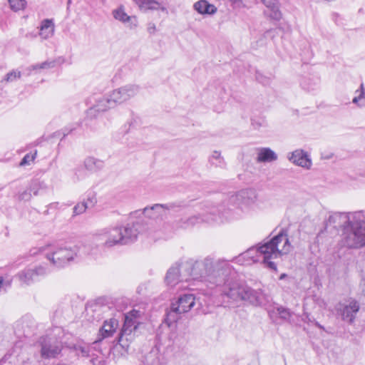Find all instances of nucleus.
Here are the masks:
<instances>
[{
	"label": "nucleus",
	"mask_w": 365,
	"mask_h": 365,
	"mask_svg": "<svg viewBox=\"0 0 365 365\" xmlns=\"http://www.w3.org/2000/svg\"><path fill=\"white\" fill-rule=\"evenodd\" d=\"M56 61L55 60L46 61L41 63H36L38 70V69H50L56 66Z\"/></svg>",
	"instance_id": "nucleus-38"
},
{
	"label": "nucleus",
	"mask_w": 365,
	"mask_h": 365,
	"mask_svg": "<svg viewBox=\"0 0 365 365\" xmlns=\"http://www.w3.org/2000/svg\"><path fill=\"white\" fill-rule=\"evenodd\" d=\"M319 83V79L315 78V79H304L302 83L301 86L303 88V89L307 90L308 91H314L315 90Z\"/></svg>",
	"instance_id": "nucleus-30"
},
{
	"label": "nucleus",
	"mask_w": 365,
	"mask_h": 365,
	"mask_svg": "<svg viewBox=\"0 0 365 365\" xmlns=\"http://www.w3.org/2000/svg\"><path fill=\"white\" fill-rule=\"evenodd\" d=\"M179 202H170L167 204H155L151 207H147L143 209V214L145 217L153 220H163L168 215V212L180 207Z\"/></svg>",
	"instance_id": "nucleus-12"
},
{
	"label": "nucleus",
	"mask_w": 365,
	"mask_h": 365,
	"mask_svg": "<svg viewBox=\"0 0 365 365\" xmlns=\"http://www.w3.org/2000/svg\"><path fill=\"white\" fill-rule=\"evenodd\" d=\"M277 312L280 317L283 319H288L290 317V312L289 310L284 307H279L277 309Z\"/></svg>",
	"instance_id": "nucleus-43"
},
{
	"label": "nucleus",
	"mask_w": 365,
	"mask_h": 365,
	"mask_svg": "<svg viewBox=\"0 0 365 365\" xmlns=\"http://www.w3.org/2000/svg\"><path fill=\"white\" fill-rule=\"evenodd\" d=\"M257 195L255 190L251 189L242 190L230 196L229 201L242 210H247L255 204Z\"/></svg>",
	"instance_id": "nucleus-13"
},
{
	"label": "nucleus",
	"mask_w": 365,
	"mask_h": 365,
	"mask_svg": "<svg viewBox=\"0 0 365 365\" xmlns=\"http://www.w3.org/2000/svg\"><path fill=\"white\" fill-rule=\"evenodd\" d=\"M96 202V195L93 192H88L86 200L83 201V203L86 205L88 208L94 207Z\"/></svg>",
	"instance_id": "nucleus-34"
},
{
	"label": "nucleus",
	"mask_w": 365,
	"mask_h": 365,
	"mask_svg": "<svg viewBox=\"0 0 365 365\" xmlns=\"http://www.w3.org/2000/svg\"><path fill=\"white\" fill-rule=\"evenodd\" d=\"M130 314V316H128V315L125 316L124 324L123 325V327H122L120 334H119V340H121V339L124 336L130 335L133 331H134L137 329L136 322L133 319V317L134 318L136 317V316L138 314V312L135 310H133Z\"/></svg>",
	"instance_id": "nucleus-19"
},
{
	"label": "nucleus",
	"mask_w": 365,
	"mask_h": 365,
	"mask_svg": "<svg viewBox=\"0 0 365 365\" xmlns=\"http://www.w3.org/2000/svg\"><path fill=\"white\" fill-rule=\"evenodd\" d=\"M277 159V154L269 148H262L259 150L257 162H272Z\"/></svg>",
	"instance_id": "nucleus-25"
},
{
	"label": "nucleus",
	"mask_w": 365,
	"mask_h": 365,
	"mask_svg": "<svg viewBox=\"0 0 365 365\" xmlns=\"http://www.w3.org/2000/svg\"><path fill=\"white\" fill-rule=\"evenodd\" d=\"M96 242L105 247L123 245L121 227H106L99 231L94 237Z\"/></svg>",
	"instance_id": "nucleus-8"
},
{
	"label": "nucleus",
	"mask_w": 365,
	"mask_h": 365,
	"mask_svg": "<svg viewBox=\"0 0 365 365\" xmlns=\"http://www.w3.org/2000/svg\"><path fill=\"white\" fill-rule=\"evenodd\" d=\"M140 91V88L136 84H127L118 88L113 90L109 94L110 101H113L115 106L126 103L132 98L136 96Z\"/></svg>",
	"instance_id": "nucleus-10"
},
{
	"label": "nucleus",
	"mask_w": 365,
	"mask_h": 365,
	"mask_svg": "<svg viewBox=\"0 0 365 365\" xmlns=\"http://www.w3.org/2000/svg\"><path fill=\"white\" fill-rule=\"evenodd\" d=\"M110 94L105 96H96L92 97L90 101L93 103L92 106L88 110V115L94 118L98 113L107 111L108 109L113 108L115 104L110 101Z\"/></svg>",
	"instance_id": "nucleus-14"
},
{
	"label": "nucleus",
	"mask_w": 365,
	"mask_h": 365,
	"mask_svg": "<svg viewBox=\"0 0 365 365\" xmlns=\"http://www.w3.org/2000/svg\"><path fill=\"white\" fill-rule=\"evenodd\" d=\"M21 77V72L17 70H12L9 72L5 78L4 81L6 82H13L19 79Z\"/></svg>",
	"instance_id": "nucleus-33"
},
{
	"label": "nucleus",
	"mask_w": 365,
	"mask_h": 365,
	"mask_svg": "<svg viewBox=\"0 0 365 365\" xmlns=\"http://www.w3.org/2000/svg\"><path fill=\"white\" fill-rule=\"evenodd\" d=\"M156 30V27H155V25L153 23H150L148 24V33L150 34H154L155 31Z\"/></svg>",
	"instance_id": "nucleus-46"
},
{
	"label": "nucleus",
	"mask_w": 365,
	"mask_h": 365,
	"mask_svg": "<svg viewBox=\"0 0 365 365\" xmlns=\"http://www.w3.org/2000/svg\"><path fill=\"white\" fill-rule=\"evenodd\" d=\"M118 327V322L114 318L105 321L103 327L99 331V334L101 336L100 339L112 336L114 332H115Z\"/></svg>",
	"instance_id": "nucleus-21"
},
{
	"label": "nucleus",
	"mask_w": 365,
	"mask_h": 365,
	"mask_svg": "<svg viewBox=\"0 0 365 365\" xmlns=\"http://www.w3.org/2000/svg\"><path fill=\"white\" fill-rule=\"evenodd\" d=\"M287 158L292 163L306 169H309L312 165L307 153L302 149L295 150Z\"/></svg>",
	"instance_id": "nucleus-18"
},
{
	"label": "nucleus",
	"mask_w": 365,
	"mask_h": 365,
	"mask_svg": "<svg viewBox=\"0 0 365 365\" xmlns=\"http://www.w3.org/2000/svg\"><path fill=\"white\" fill-rule=\"evenodd\" d=\"M229 272L221 283L216 284L214 288L221 295L227 297L232 301H248L254 305H259L262 302L263 294L260 290H255L251 287L235 281Z\"/></svg>",
	"instance_id": "nucleus-4"
},
{
	"label": "nucleus",
	"mask_w": 365,
	"mask_h": 365,
	"mask_svg": "<svg viewBox=\"0 0 365 365\" xmlns=\"http://www.w3.org/2000/svg\"><path fill=\"white\" fill-rule=\"evenodd\" d=\"M26 37H29V36L33 37V36H35V35H32L31 34H26Z\"/></svg>",
	"instance_id": "nucleus-54"
},
{
	"label": "nucleus",
	"mask_w": 365,
	"mask_h": 365,
	"mask_svg": "<svg viewBox=\"0 0 365 365\" xmlns=\"http://www.w3.org/2000/svg\"><path fill=\"white\" fill-rule=\"evenodd\" d=\"M135 3L138 6L140 10L142 11H148V10H161L165 14H168L167 9L161 6L160 4L155 0H133Z\"/></svg>",
	"instance_id": "nucleus-22"
},
{
	"label": "nucleus",
	"mask_w": 365,
	"mask_h": 365,
	"mask_svg": "<svg viewBox=\"0 0 365 365\" xmlns=\"http://www.w3.org/2000/svg\"><path fill=\"white\" fill-rule=\"evenodd\" d=\"M122 228L123 245H126L136 240L138 235L140 233V225L138 222L128 223Z\"/></svg>",
	"instance_id": "nucleus-17"
},
{
	"label": "nucleus",
	"mask_w": 365,
	"mask_h": 365,
	"mask_svg": "<svg viewBox=\"0 0 365 365\" xmlns=\"http://www.w3.org/2000/svg\"><path fill=\"white\" fill-rule=\"evenodd\" d=\"M76 350L78 354H81L82 356L87 357L89 356L90 348L88 346H78L76 347Z\"/></svg>",
	"instance_id": "nucleus-40"
},
{
	"label": "nucleus",
	"mask_w": 365,
	"mask_h": 365,
	"mask_svg": "<svg viewBox=\"0 0 365 365\" xmlns=\"http://www.w3.org/2000/svg\"><path fill=\"white\" fill-rule=\"evenodd\" d=\"M291 248L292 246L287 233L282 230L269 241L259 245L258 252L259 255L262 256V261L266 266L271 269L277 271V265L271 259L289 253Z\"/></svg>",
	"instance_id": "nucleus-5"
},
{
	"label": "nucleus",
	"mask_w": 365,
	"mask_h": 365,
	"mask_svg": "<svg viewBox=\"0 0 365 365\" xmlns=\"http://www.w3.org/2000/svg\"><path fill=\"white\" fill-rule=\"evenodd\" d=\"M259 256L260 255L258 252V246L257 247H251L246 252L241 254L237 257V261L241 262L242 259H247V264H250L251 262H257L259 261Z\"/></svg>",
	"instance_id": "nucleus-26"
},
{
	"label": "nucleus",
	"mask_w": 365,
	"mask_h": 365,
	"mask_svg": "<svg viewBox=\"0 0 365 365\" xmlns=\"http://www.w3.org/2000/svg\"><path fill=\"white\" fill-rule=\"evenodd\" d=\"M263 4L267 6H274L277 4V0H262Z\"/></svg>",
	"instance_id": "nucleus-45"
},
{
	"label": "nucleus",
	"mask_w": 365,
	"mask_h": 365,
	"mask_svg": "<svg viewBox=\"0 0 365 365\" xmlns=\"http://www.w3.org/2000/svg\"><path fill=\"white\" fill-rule=\"evenodd\" d=\"M315 325H316L317 327H319V328H320V329H324V327H323V326H322V325H321L319 322H315Z\"/></svg>",
	"instance_id": "nucleus-52"
},
{
	"label": "nucleus",
	"mask_w": 365,
	"mask_h": 365,
	"mask_svg": "<svg viewBox=\"0 0 365 365\" xmlns=\"http://www.w3.org/2000/svg\"><path fill=\"white\" fill-rule=\"evenodd\" d=\"M252 125H253V127L255 128H259L262 125L261 123H259V122L255 121V120H252Z\"/></svg>",
	"instance_id": "nucleus-47"
},
{
	"label": "nucleus",
	"mask_w": 365,
	"mask_h": 365,
	"mask_svg": "<svg viewBox=\"0 0 365 365\" xmlns=\"http://www.w3.org/2000/svg\"><path fill=\"white\" fill-rule=\"evenodd\" d=\"M36 70H38L36 64L31 65L25 68L24 74H26V76H30L33 71H36Z\"/></svg>",
	"instance_id": "nucleus-44"
},
{
	"label": "nucleus",
	"mask_w": 365,
	"mask_h": 365,
	"mask_svg": "<svg viewBox=\"0 0 365 365\" xmlns=\"http://www.w3.org/2000/svg\"><path fill=\"white\" fill-rule=\"evenodd\" d=\"M41 343V356L45 359L57 358L61 353V341L51 337H42Z\"/></svg>",
	"instance_id": "nucleus-11"
},
{
	"label": "nucleus",
	"mask_w": 365,
	"mask_h": 365,
	"mask_svg": "<svg viewBox=\"0 0 365 365\" xmlns=\"http://www.w3.org/2000/svg\"><path fill=\"white\" fill-rule=\"evenodd\" d=\"M10 7L14 11L23 9L26 4V0H8Z\"/></svg>",
	"instance_id": "nucleus-32"
},
{
	"label": "nucleus",
	"mask_w": 365,
	"mask_h": 365,
	"mask_svg": "<svg viewBox=\"0 0 365 365\" xmlns=\"http://www.w3.org/2000/svg\"><path fill=\"white\" fill-rule=\"evenodd\" d=\"M356 93H359V94L353 98L352 103L361 106V105L359 104V101L365 98V88L363 83L361 84L360 89L356 91Z\"/></svg>",
	"instance_id": "nucleus-36"
},
{
	"label": "nucleus",
	"mask_w": 365,
	"mask_h": 365,
	"mask_svg": "<svg viewBox=\"0 0 365 365\" xmlns=\"http://www.w3.org/2000/svg\"><path fill=\"white\" fill-rule=\"evenodd\" d=\"M359 310V304L356 300L350 301L349 304H339L336 308L337 313L341 315L342 320L349 324L354 322Z\"/></svg>",
	"instance_id": "nucleus-16"
},
{
	"label": "nucleus",
	"mask_w": 365,
	"mask_h": 365,
	"mask_svg": "<svg viewBox=\"0 0 365 365\" xmlns=\"http://www.w3.org/2000/svg\"><path fill=\"white\" fill-rule=\"evenodd\" d=\"M37 151L36 150L33 154L28 153L26 154L21 160L19 165L25 166L30 165L31 162H33L36 157Z\"/></svg>",
	"instance_id": "nucleus-35"
},
{
	"label": "nucleus",
	"mask_w": 365,
	"mask_h": 365,
	"mask_svg": "<svg viewBox=\"0 0 365 365\" xmlns=\"http://www.w3.org/2000/svg\"><path fill=\"white\" fill-rule=\"evenodd\" d=\"M304 322H306L307 320L308 322H312V319L309 318V314H304V317L302 319Z\"/></svg>",
	"instance_id": "nucleus-49"
},
{
	"label": "nucleus",
	"mask_w": 365,
	"mask_h": 365,
	"mask_svg": "<svg viewBox=\"0 0 365 365\" xmlns=\"http://www.w3.org/2000/svg\"><path fill=\"white\" fill-rule=\"evenodd\" d=\"M233 4H238L241 1V0H230Z\"/></svg>",
	"instance_id": "nucleus-53"
},
{
	"label": "nucleus",
	"mask_w": 365,
	"mask_h": 365,
	"mask_svg": "<svg viewBox=\"0 0 365 365\" xmlns=\"http://www.w3.org/2000/svg\"><path fill=\"white\" fill-rule=\"evenodd\" d=\"M28 189L31 191V193L33 192L34 195H37L40 189V184L36 181H34L31 183Z\"/></svg>",
	"instance_id": "nucleus-42"
},
{
	"label": "nucleus",
	"mask_w": 365,
	"mask_h": 365,
	"mask_svg": "<svg viewBox=\"0 0 365 365\" xmlns=\"http://www.w3.org/2000/svg\"><path fill=\"white\" fill-rule=\"evenodd\" d=\"M89 250L90 246L82 243L72 247L48 245L31 249L29 255H42L53 266L62 268L68 265L76 259H81L90 255Z\"/></svg>",
	"instance_id": "nucleus-3"
},
{
	"label": "nucleus",
	"mask_w": 365,
	"mask_h": 365,
	"mask_svg": "<svg viewBox=\"0 0 365 365\" xmlns=\"http://www.w3.org/2000/svg\"><path fill=\"white\" fill-rule=\"evenodd\" d=\"M182 269L187 271V275L192 279L207 282L213 289L216 284L221 283L229 272H232V266L222 259H215L207 256L203 259H189L182 262Z\"/></svg>",
	"instance_id": "nucleus-1"
},
{
	"label": "nucleus",
	"mask_w": 365,
	"mask_h": 365,
	"mask_svg": "<svg viewBox=\"0 0 365 365\" xmlns=\"http://www.w3.org/2000/svg\"><path fill=\"white\" fill-rule=\"evenodd\" d=\"M209 162L212 165L221 168H225L226 165L224 158L221 155V153L217 150L212 152L209 158Z\"/></svg>",
	"instance_id": "nucleus-28"
},
{
	"label": "nucleus",
	"mask_w": 365,
	"mask_h": 365,
	"mask_svg": "<svg viewBox=\"0 0 365 365\" xmlns=\"http://www.w3.org/2000/svg\"><path fill=\"white\" fill-rule=\"evenodd\" d=\"M327 223L344 229V242L349 248L365 246V215L361 211L334 212L329 215Z\"/></svg>",
	"instance_id": "nucleus-2"
},
{
	"label": "nucleus",
	"mask_w": 365,
	"mask_h": 365,
	"mask_svg": "<svg viewBox=\"0 0 365 365\" xmlns=\"http://www.w3.org/2000/svg\"><path fill=\"white\" fill-rule=\"evenodd\" d=\"M181 265L182 263L175 264L168 270L165 280L168 286L174 287L183 280H188L187 271L182 269Z\"/></svg>",
	"instance_id": "nucleus-15"
},
{
	"label": "nucleus",
	"mask_w": 365,
	"mask_h": 365,
	"mask_svg": "<svg viewBox=\"0 0 365 365\" xmlns=\"http://www.w3.org/2000/svg\"><path fill=\"white\" fill-rule=\"evenodd\" d=\"M84 168L89 172L96 173L104 167V162L94 157L88 156L83 161Z\"/></svg>",
	"instance_id": "nucleus-23"
},
{
	"label": "nucleus",
	"mask_w": 365,
	"mask_h": 365,
	"mask_svg": "<svg viewBox=\"0 0 365 365\" xmlns=\"http://www.w3.org/2000/svg\"><path fill=\"white\" fill-rule=\"evenodd\" d=\"M195 298L192 294L180 295L175 302H172L170 310L166 314L165 321L170 326L176 322L182 314L189 312L195 305Z\"/></svg>",
	"instance_id": "nucleus-7"
},
{
	"label": "nucleus",
	"mask_w": 365,
	"mask_h": 365,
	"mask_svg": "<svg viewBox=\"0 0 365 365\" xmlns=\"http://www.w3.org/2000/svg\"><path fill=\"white\" fill-rule=\"evenodd\" d=\"M12 279L9 276H0V293L1 292H6V290L11 287Z\"/></svg>",
	"instance_id": "nucleus-31"
},
{
	"label": "nucleus",
	"mask_w": 365,
	"mask_h": 365,
	"mask_svg": "<svg viewBox=\"0 0 365 365\" xmlns=\"http://www.w3.org/2000/svg\"><path fill=\"white\" fill-rule=\"evenodd\" d=\"M193 9L200 14L202 15H213L217 9L212 4H210L207 0H199L193 5Z\"/></svg>",
	"instance_id": "nucleus-20"
},
{
	"label": "nucleus",
	"mask_w": 365,
	"mask_h": 365,
	"mask_svg": "<svg viewBox=\"0 0 365 365\" xmlns=\"http://www.w3.org/2000/svg\"><path fill=\"white\" fill-rule=\"evenodd\" d=\"M113 16L115 19L122 23H127L131 19V17L125 12L123 6H120L116 9H114L113 11Z\"/></svg>",
	"instance_id": "nucleus-29"
},
{
	"label": "nucleus",
	"mask_w": 365,
	"mask_h": 365,
	"mask_svg": "<svg viewBox=\"0 0 365 365\" xmlns=\"http://www.w3.org/2000/svg\"><path fill=\"white\" fill-rule=\"evenodd\" d=\"M268 9H270V14H269V16L274 20H279L281 19V12L278 9L277 3L274 4V6H269Z\"/></svg>",
	"instance_id": "nucleus-37"
},
{
	"label": "nucleus",
	"mask_w": 365,
	"mask_h": 365,
	"mask_svg": "<svg viewBox=\"0 0 365 365\" xmlns=\"http://www.w3.org/2000/svg\"><path fill=\"white\" fill-rule=\"evenodd\" d=\"M54 33V24L51 19H44L40 26L39 35L43 39L51 37Z\"/></svg>",
	"instance_id": "nucleus-24"
},
{
	"label": "nucleus",
	"mask_w": 365,
	"mask_h": 365,
	"mask_svg": "<svg viewBox=\"0 0 365 365\" xmlns=\"http://www.w3.org/2000/svg\"><path fill=\"white\" fill-rule=\"evenodd\" d=\"M220 220L222 222L218 208L210 205H205L202 211L198 215L181 218L175 222L174 226L176 229H187L202 222H218Z\"/></svg>",
	"instance_id": "nucleus-6"
},
{
	"label": "nucleus",
	"mask_w": 365,
	"mask_h": 365,
	"mask_svg": "<svg viewBox=\"0 0 365 365\" xmlns=\"http://www.w3.org/2000/svg\"><path fill=\"white\" fill-rule=\"evenodd\" d=\"M31 198V193L29 189L20 192L18 195V200L20 201H29Z\"/></svg>",
	"instance_id": "nucleus-41"
},
{
	"label": "nucleus",
	"mask_w": 365,
	"mask_h": 365,
	"mask_svg": "<svg viewBox=\"0 0 365 365\" xmlns=\"http://www.w3.org/2000/svg\"><path fill=\"white\" fill-rule=\"evenodd\" d=\"M73 129L68 130L67 128H65L64 133H63V138L66 137L68 133H70Z\"/></svg>",
	"instance_id": "nucleus-48"
},
{
	"label": "nucleus",
	"mask_w": 365,
	"mask_h": 365,
	"mask_svg": "<svg viewBox=\"0 0 365 365\" xmlns=\"http://www.w3.org/2000/svg\"><path fill=\"white\" fill-rule=\"evenodd\" d=\"M143 365H163L160 361V355L158 350L153 349L144 356Z\"/></svg>",
	"instance_id": "nucleus-27"
},
{
	"label": "nucleus",
	"mask_w": 365,
	"mask_h": 365,
	"mask_svg": "<svg viewBox=\"0 0 365 365\" xmlns=\"http://www.w3.org/2000/svg\"><path fill=\"white\" fill-rule=\"evenodd\" d=\"M88 207L86 205L83 203V202L78 203L76 205L73 207V214L75 215H78L80 214L83 213Z\"/></svg>",
	"instance_id": "nucleus-39"
},
{
	"label": "nucleus",
	"mask_w": 365,
	"mask_h": 365,
	"mask_svg": "<svg viewBox=\"0 0 365 365\" xmlns=\"http://www.w3.org/2000/svg\"><path fill=\"white\" fill-rule=\"evenodd\" d=\"M257 79L258 81H260L261 83H267V81H268L267 79H264V80H262H262H261V79L259 78V75L257 76Z\"/></svg>",
	"instance_id": "nucleus-50"
},
{
	"label": "nucleus",
	"mask_w": 365,
	"mask_h": 365,
	"mask_svg": "<svg viewBox=\"0 0 365 365\" xmlns=\"http://www.w3.org/2000/svg\"><path fill=\"white\" fill-rule=\"evenodd\" d=\"M48 273V270L46 267L39 265L34 268H25L19 271L14 277L19 282L21 285L29 286L38 280L39 277H44Z\"/></svg>",
	"instance_id": "nucleus-9"
},
{
	"label": "nucleus",
	"mask_w": 365,
	"mask_h": 365,
	"mask_svg": "<svg viewBox=\"0 0 365 365\" xmlns=\"http://www.w3.org/2000/svg\"><path fill=\"white\" fill-rule=\"evenodd\" d=\"M287 274H286L283 273V274H282L279 276V279L280 280H282V279H285V278H287Z\"/></svg>",
	"instance_id": "nucleus-51"
}]
</instances>
